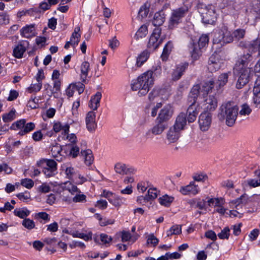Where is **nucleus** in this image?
<instances>
[{
    "label": "nucleus",
    "mask_w": 260,
    "mask_h": 260,
    "mask_svg": "<svg viewBox=\"0 0 260 260\" xmlns=\"http://www.w3.org/2000/svg\"><path fill=\"white\" fill-rule=\"evenodd\" d=\"M225 201L222 198H212L207 199V204L209 207H214L216 209L220 205H223Z\"/></svg>",
    "instance_id": "nucleus-34"
},
{
    "label": "nucleus",
    "mask_w": 260,
    "mask_h": 260,
    "mask_svg": "<svg viewBox=\"0 0 260 260\" xmlns=\"http://www.w3.org/2000/svg\"><path fill=\"white\" fill-rule=\"evenodd\" d=\"M234 73L236 79V87L241 89L245 86L252 79V70L251 68L235 67Z\"/></svg>",
    "instance_id": "nucleus-6"
},
{
    "label": "nucleus",
    "mask_w": 260,
    "mask_h": 260,
    "mask_svg": "<svg viewBox=\"0 0 260 260\" xmlns=\"http://www.w3.org/2000/svg\"><path fill=\"white\" fill-rule=\"evenodd\" d=\"M180 131L172 126L170 128L167 134V139L170 143H174L179 138Z\"/></svg>",
    "instance_id": "nucleus-31"
},
{
    "label": "nucleus",
    "mask_w": 260,
    "mask_h": 260,
    "mask_svg": "<svg viewBox=\"0 0 260 260\" xmlns=\"http://www.w3.org/2000/svg\"><path fill=\"white\" fill-rule=\"evenodd\" d=\"M246 11L249 16L253 17L255 23L260 21V1L254 0L250 3Z\"/></svg>",
    "instance_id": "nucleus-13"
},
{
    "label": "nucleus",
    "mask_w": 260,
    "mask_h": 260,
    "mask_svg": "<svg viewBox=\"0 0 260 260\" xmlns=\"http://www.w3.org/2000/svg\"><path fill=\"white\" fill-rule=\"evenodd\" d=\"M214 81H206L200 85H194L189 94V98L196 102L204 112L213 111L217 107L218 102L214 95H207L214 87Z\"/></svg>",
    "instance_id": "nucleus-1"
},
{
    "label": "nucleus",
    "mask_w": 260,
    "mask_h": 260,
    "mask_svg": "<svg viewBox=\"0 0 260 260\" xmlns=\"http://www.w3.org/2000/svg\"><path fill=\"white\" fill-rule=\"evenodd\" d=\"M114 167L115 171L120 174H128L134 172V169L127 168L125 164H116Z\"/></svg>",
    "instance_id": "nucleus-35"
},
{
    "label": "nucleus",
    "mask_w": 260,
    "mask_h": 260,
    "mask_svg": "<svg viewBox=\"0 0 260 260\" xmlns=\"http://www.w3.org/2000/svg\"><path fill=\"white\" fill-rule=\"evenodd\" d=\"M209 38L208 35L203 34L199 39L198 44L192 43L190 47L192 58L196 60L201 55L202 50L208 45Z\"/></svg>",
    "instance_id": "nucleus-8"
},
{
    "label": "nucleus",
    "mask_w": 260,
    "mask_h": 260,
    "mask_svg": "<svg viewBox=\"0 0 260 260\" xmlns=\"http://www.w3.org/2000/svg\"><path fill=\"white\" fill-rule=\"evenodd\" d=\"M245 34V30L243 29H237L232 34L229 31L226 25L222 24L216 29L212 33L213 44H219L221 46L225 44L229 43L234 40H240L244 37Z\"/></svg>",
    "instance_id": "nucleus-2"
},
{
    "label": "nucleus",
    "mask_w": 260,
    "mask_h": 260,
    "mask_svg": "<svg viewBox=\"0 0 260 260\" xmlns=\"http://www.w3.org/2000/svg\"><path fill=\"white\" fill-rule=\"evenodd\" d=\"M173 47V43L171 41H169L165 46L161 54V58L163 60H165L168 58V56L172 51Z\"/></svg>",
    "instance_id": "nucleus-47"
},
{
    "label": "nucleus",
    "mask_w": 260,
    "mask_h": 260,
    "mask_svg": "<svg viewBox=\"0 0 260 260\" xmlns=\"http://www.w3.org/2000/svg\"><path fill=\"white\" fill-rule=\"evenodd\" d=\"M80 27H76L72 33L70 40L67 42L64 45V48L68 49L70 46L75 47L78 44L81 38V34L79 33Z\"/></svg>",
    "instance_id": "nucleus-20"
},
{
    "label": "nucleus",
    "mask_w": 260,
    "mask_h": 260,
    "mask_svg": "<svg viewBox=\"0 0 260 260\" xmlns=\"http://www.w3.org/2000/svg\"><path fill=\"white\" fill-rule=\"evenodd\" d=\"M200 128L202 131H208L211 124L212 116L210 112H204L201 114L198 120Z\"/></svg>",
    "instance_id": "nucleus-15"
},
{
    "label": "nucleus",
    "mask_w": 260,
    "mask_h": 260,
    "mask_svg": "<svg viewBox=\"0 0 260 260\" xmlns=\"http://www.w3.org/2000/svg\"><path fill=\"white\" fill-rule=\"evenodd\" d=\"M61 169L62 172L64 173L66 175L67 177L72 181L76 176H77V172L71 167H67L65 164H63L61 167Z\"/></svg>",
    "instance_id": "nucleus-37"
},
{
    "label": "nucleus",
    "mask_w": 260,
    "mask_h": 260,
    "mask_svg": "<svg viewBox=\"0 0 260 260\" xmlns=\"http://www.w3.org/2000/svg\"><path fill=\"white\" fill-rule=\"evenodd\" d=\"M125 199L122 197H120L114 194L111 199H109V202L116 207H119L124 204Z\"/></svg>",
    "instance_id": "nucleus-43"
},
{
    "label": "nucleus",
    "mask_w": 260,
    "mask_h": 260,
    "mask_svg": "<svg viewBox=\"0 0 260 260\" xmlns=\"http://www.w3.org/2000/svg\"><path fill=\"white\" fill-rule=\"evenodd\" d=\"M252 111L250 106L247 104H244L241 105L239 111L240 116H245L249 115Z\"/></svg>",
    "instance_id": "nucleus-56"
},
{
    "label": "nucleus",
    "mask_w": 260,
    "mask_h": 260,
    "mask_svg": "<svg viewBox=\"0 0 260 260\" xmlns=\"http://www.w3.org/2000/svg\"><path fill=\"white\" fill-rule=\"evenodd\" d=\"M189 8L190 6L188 5H183L178 8L173 10L169 19V28L173 29L176 27L187 13Z\"/></svg>",
    "instance_id": "nucleus-7"
},
{
    "label": "nucleus",
    "mask_w": 260,
    "mask_h": 260,
    "mask_svg": "<svg viewBox=\"0 0 260 260\" xmlns=\"http://www.w3.org/2000/svg\"><path fill=\"white\" fill-rule=\"evenodd\" d=\"M22 225L26 229L30 230L33 229L35 226V222L29 218H25L22 222Z\"/></svg>",
    "instance_id": "nucleus-59"
},
{
    "label": "nucleus",
    "mask_w": 260,
    "mask_h": 260,
    "mask_svg": "<svg viewBox=\"0 0 260 260\" xmlns=\"http://www.w3.org/2000/svg\"><path fill=\"white\" fill-rule=\"evenodd\" d=\"M225 61L222 53L215 52L209 58L208 69L211 72H216L225 64Z\"/></svg>",
    "instance_id": "nucleus-9"
},
{
    "label": "nucleus",
    "mask_w": 260,
    "mask_h": 260,
    "mask_svg": "<svg viewBox=\"0 0 260 260\" xmlns=\"http://www.w3.org/2000/svg\"><path fill=\"white\" fill-rule=\"evenodd\" d=\"M188 99L191 104L189 106L187 110V119L189 122H192L196 120L197 116L201 109L192 99H189L188 98Z\"/></svg>",
    "instance_id": "nucleus-18"
},
{
    "label": "nucleus",
    "mask_w": 260,
    "mask_h": 260,
    "mask_svg": "<svg viewBox=\"0 0 260 260\" xmlns=\"http://www.w3.org/2000/svg\"><path fill=\"white\" fill-rule=\"evenodd\" d=\"M158 242V239L153 234H150L147 237V244L149 246H155Z\"/></svg>",
    "instance_id": "nucleus-58"
},
{
    "label": "nucleus",
    "mask_w": 260,
    "mask_h": 260,
    "mask_svg": "<svg viewBox=\"0 0 260 260\" xmlns=\"http://www.w3.org/2000/svg\"><path fill=\"white\" fill-rule=\"evenodd\" d=\"M35 128V124L33 122L26 123L24 119H21L14 122L10 128L15 131H19L18 134L23 136L32 131Z\"/></svg>",
    "instance_id": "nucleus-10"
},
{
    "label": "nucleus",
    "mask_w": 260,
    "mask_h": 260,
    "mask_svg": "<svg viewBox=\"0 0 260 260\" xmlns=\"http://www.w3.org/2000/svg\"><path fill=\"white\" fill-rule=\"evenodd\" d=\"M159 193V191L156 188L153 186H150L148 188L146 196L147 200H152L156 198Z\"/></svg>",
    "instance_id": "nucleus-45"
},
{
    "label": "nucleus",
    "mask_w": 260,
    "mask_h": 260,
    "mask_svg": "<svg viewBox=\"0 0 260 260\" xmlns=\"http://www.w3.org/2000/svg\"><path fill=\"white\" fill-rule=\"evenodd\" d=\"M101 98L102 93L100 92H97L92 95L88 103L89 108L93 111L97 110L100 106Z\"/></svg>",
    "instance_id": "nucleus-29"
},
{
    "label": "nucleus",
    "mask_w": 260,
    "mask_h": 260,
    "mask_svg": "<svg viewBox=\"0 0 260 260\" xmlns=\"http://www.w3.org/2000/svg\"><path fill=\"white\" fill-rule=\"evenodd\" d=\"M150 6V3L148 2H146L143 5L139 11V16L142 18L146 17L149 13Z\"/></svg>",
    "instance_id": "nucleus-52"
},
{
    "label": "nucleus",
    "mask_w": 260,
    "mask_h": 260,
    "mask_svg": "<svg viewBox=\"0 0 260 260\" xmlns=\"http://www.w3.org/2000/svg\"><path fill=\"white\" fill-rule=\"evenodd\" d=\"M44 167L43 172L47 177H50L54 175L56 171L57 164H45Z\"/></svg>",
    "instance_id": "nucleus-39"
},
{
    "label": "nucleus",
    "mask_w": 260,
    "mask_h": 260,
    "mask_svg": "<svg viewBox=\"0 0 260 260\" xmlns=\"http://www.w3.org/2000/svg\"><path fill=\"white\" fill-rule=\"evenodd\" d=\"M253 61L252 55L249 53L241 56L237 61L235 67L248 68V66Z\"/></svg>",
    "instance_id": "nucleus-25"
},
{
    "label": "nucleus",
    "mask_w": 260,
    "mask_h": 260,
    "mask_svg": "<svg viewBox=\"0 0 260 260\" xmlns=\"http://www.w3.org/2000/svg\"><path fill=\"white\" fill-rule=\"evenodd\" d=\"M21 184L27 189H30L34 186V182L30 179L25 178L21 180Z\"/></svg>",
    "instance_id": "nucleus-60"
},
{
    "label": "nucleus",
    "mask_w": 260,
    "mask_h": 260,
    "mask_svg": "<svg viewBox=\"0 0 260 260\" xmlns=\"http://www.w3.org/2000/svg\"><path fill=\"white\" fill-rule=\"evenodd\" d=\"M186 123V115L184 113H181L177 117L176 122L173 126L181 132L184 129Z\"/></svg>",
    "instance_id": "nucleus-33"
},
{
    "label": "nucleus",
    "mask_w": 260,
    "mask_h": 260,
    "mask_svg": "<svg viewBox=\"0 0 260 260\" xmlns=\"http://www.w3.org/2000/svg\"><path fill=\"white\" fill-rule=\"evenodd\" d=\"M29 46L28 41L21 40L14 46L13 49V55L15 58H21L24 53L27 50Z\"/></svg>",
    "instance_id": "nucleus-14"
},
{
    "label": "nucleus",
    "mask_w": 260,
    "mask_h": 260,
    "mask_svg": "<svg viewBox=\"0 0 260 260\" xmlns=\"http://www.w3.org/2000/svg\"><path fill=\"white\" fill-rule=\"evenodd\" d=\"M197 8L202 17V21L205 24H213L217 17V13L214 6L209 5L206 6L203 4L199 3Z\"/></svg>",
    "instance_id": "nucleus-5"
},
{
    "label": "nucleus",
    "mask_w": 260,
    "mask_h": 260,
    "mask_svg": "<svg viewBox=\"0 0 260 260\" xmlns=\"http://www.w3.org/2000/svg\"><path fill=\"white\" fill-rule=\"evenodd\" d=\"M252 103L256 107H260V80L255 81L253 88Z\"/></svg>",
    "instance_id": "nucleus-26"
},
{
    "label": "nucleus",
    "mask_w": 260,
    "mask_h": 260,
    "mask_svg": "<svg viewBox=\"0 0 260 260\" xmlns=\"http://www.w3.org/2000/svg\"><path fill=\"white\" fill-rule=\"evenodd\" d=\"M64 127L65 124L62 125L60 122L56 121L53 122V129L56 133L59 132L60 131H62L61 133H64Z\"/></svg>",
    "instance_id": "nucleus-61"
},
{
    "label": "nucleus",
    "mask_w": 260,
    "mask_h": 260,
    "mask_svg": "<svg viewBox=\"0 0 260 260\" xmlns=\"http://www.w3.org/2000/svg\"><path fill=\"white\" fill-rule=\"evenodd\" d=\"M179 191L184 196H195L200 192V188L194 181H191L188 184L181 186Z\"/></svg>",
    "instance_id": "nucleus-16"
},
{
    "label": "nucleus",
    "mask_w": 260,
    "mask_h": 260,
    "mask_svg": "<svg viewBox=\"0 0 260 260\" xmlns=\"http://www.w3.org/2000/svg\"><path fill=\"white\" fill-rule=\"evenodd\" d=\"M151 184L148 181H141L138 183L137 189L139 192L144 193L147 189L149 188Z\"/></svg>",
    "instance_id": "nucleus-57"
},
{
    "label": "nucleus",
    "mask_w": 260,
    "mask_h": 260,
    "mask_svg": "<svg viewBox=\"0 0 260 260\" xmlns=\"http://www.w3.org/2000/svg\"><path fill=\"white\" fill-rule=\"evenodd\" d=\"M230 4L226 8L228 10V14L231 15H235L237 14L239 8L237 3L235 2L231 1Z\"/></svg>",
    "instance_id": "nucleus-54"
},
{
    "label": "nucleus",
    "mask_w": 260,
    "mask_h": 260,
    "mask_svg": "<svg viewBox=\"0 0 260 260\" xmlns=\"http://www.w3.org/2000/svg\"><path fill=\"white\" fill-rule=\"evenodd\" d=\"M70 234L73 237L81 238L85 241H88L92 239V233L91 232H88L87 234H84L79 231H73L71 232Z\"/></svg>",
    "instance_id": "nucleus-40"
},
{
    "label": "nucleus",
    "mask_w": 260,
    "mask_h": 260,
    "mask_svg": "<svg viewBox=\"0 0 260 260\" xmlns=\"http://www.w3.org/2000/svg\"><path fill=\"white\" fill-rule=\"evenodd\" d=\"M174 200V198L173 197L168 194H165L158 199L160 204L166 207L169 206Z\"/></svg>",
    "instance_id": "nucleus-46"
},
{
    "label": "nucleus",
    "mask_w": 260,
    "mask_h": 260,
    "mask_svg": "<svg viewBox=\"0 0 260 260\" xmlns=\"http://www.w3.org/2000/svg\"><path fill=\"white\" fill-rule=\"evenodd\" d=\"M61 151V149L59 145L53 146L51 147V153L55 159H43L40 160V162H56V161H62V156L60 155Z\"/></svg>",
    "instance_id": "nucleus-21"
},
{
    "label": "nucleus",
    "mask_w": 260,
    "mask_h": 260,
    "mask_svg": "<svg viewBox=\"0 0 260 260\" xmlns=\"http://www.w3.org/2000/svg\"><path fill=\"white\" fill-rule=\"evenodd\" d=\"M247 47L251 52L257 51L260 55V38L250 42L248 44Z\"/></svg>",
    "instance_id": "nucleus-41"
},
{
    "label": "nucleus",
    "mask_w": 260,
    "mask_h": 260,
    "mask_svg": "<svg viewBox=\"0 0 260 260\" xmlns=\"http://www.w3.org/2000/svg\"><path fill=\"white\" fill-rule=\"evenodd\" d=\"M81 153L85 161H89V162H91L94 160V157L92 152L91 150L86 149L82 150Z\"/></svg>",
    "instance_id": "nucleus-51"
},
{
    "label": "nucleus",
    "mask_w": 260,
    "mask_h": 260,
    "mask_svg": "<svg viewBox=\"0 0 260 260\" xmlns=\"http://www.w3.org/2000/svg\"><path fill=\"white\" fill-rule=\"evenodd\" d=\"M238 108L236 106H232L228 103L221 107V112L219 114L220 120H225L226 124L230 126L234 125L238 115Z\"/></svg>",
    "instance_id": "nucleus-4"
},
{
    "label": "nucleus",
    "mask_w": 260,
    "mask_h": 260,
    "mask_svg": "<svg viewBox=\"0 0 260 260\" xmlns=\"http://www.w3.org/2000/svg\"><path fill=\"white\" fill-rule=\"evenodd\" d=\"M251 202L250 198L246 194H243L240 198L230 202L231 208H236L240 210L243 206Z\"/></svg>",
    "instance_id": "nucleus-19"
},
{
    "label": "nucleus",
    "mask_w": 260,
    "mask_h": 260,
    "mask_svg": "<svg viewBox=\"0 0 260 260\" xmlns=\"http://www.w3.org/2000/svg\"><path fill=\"white\" fill-rule=\"evenodd\" d=\"M96 113L93 111L88 112L85 117V123L87 130L92 133L95 131L97 123L95 121Z\"/></svg>",
    "instance_id": "nucleus-17"
},
{
    "label": "nucleus",
    "mask_w": 260,
    "mask_h": 260,
    "mask_svg": "<svg viewBox=\"0 0 260 260\" xmlns=\"http://www.w3.org/2000/svg\"><path fill=\"white\" fill-rule=\"evenodd\" d=\"M166 128L165 125L162 124H157L150 128L145 134L147 138H152L153 135H159L161 134Z\"/></svg>",
    "instance_id": "nucleus-27"
},
{
    "label": "nucleus",
    "mask_w": 260,
    "mask_h": 260,
    "mask_svg": "<svg viewBox=\"0 0 260 260\" xmlns=\"http://www.w3.org/2000/svg\"><path fill=\"white\" fill-rule=\"evenodd\" d=\"M69 125L68 124H66L64 133H61L60 137L62 140H67L72 143H75L77 142V137L74 134H69Z\"/></svg>",
    "instance_id": "nucleus-32"
},
{
    "label": "nucleus",
    "mask_w": 260,
    "mask_h": 260,
    "mask_svg": "<svg viewBox=\"0 0 260 260\" xmlns=\"http://www.w3.org/2000/svg\"><path fill=\"white\" fill-rule=\"evenodd\" d=\"M173 110L170 105H167L162 109L159 113L158 118L160 121L169 119L172 116Z\"/></svg>",
    "instance_id": "nucleus-28"
},
{
    "label": "nucleus",
    "mask_w": 260,
    "mask_h": 260,
    "mask_svg": "<svg viewBox=\"0 0 260 260\" xmlns=\"http://www.w3.org/2000/svg\"><path fill=\"white\" fill-rule=\"evenodd\" d=\"M21 36L25 38H30L36 36L35 24L26 25L20 30Z\"/></svg>",
    "instance_id": "nucleus-24"
},
{
    "label": "nucleus",
    "mask_w": 260,
    "mask_h": 260,
    "mask_svg": "<svg viewBox=\"0 0 260 260\" xmlns=\"http://www.w3.org/2000/svg\"><path fill=\"white\" fill-rule=\"evenodd\" d=\"M151 73V77H154V79L156 78L160 77L162 74L161 67L159 63H157L155 66H153L152 68L147 71Z\"/></svg>",
    "instance_id": "nucleus-42"
},
{
    "label": "nucleus",
    "mask_w": 260,
    "mask_h": 260,
    "mask_svg": "<svg viewBox=\"0 0 260 260\" xmlns=\"http://www.w3.org/2000/svg\"><path fill=\"white\" fill-rule=\"evenodd\" d=\"M89 69V63L87 61L82 62L80 66V78L82 82H85L86 78L88 75Z\"/></svg>",
    "instance_id": "nucleus-36"
},
{
    "label": "nucleus",
    "mask_w": 260,
    "mask_h": 260,
    "mask_svg": "<svg viewBox=\"0 0 260 260\" xmlns=\"http://www.w3.org/2000/svg\"><path fill=\"white\" fill-rule=\"evenodd\" d=\"M161 30L159 28H155L150 36L147 47L150 50H155L161 43L162 39L160 37Z\"/></svg>",
    "instance_id": "nucleus-12"
},
{
    "label": "nucleus",
    "mask_w": 260,
    "mask_h": 260,
    "mask_svg": "<svg viewBox=\"0 0 260 260\" xmlns=\"http://www.w3.org/2000/svg\"><path fill=\"white\" fill-rule=\"evenodd\" d=\"M170 94V91L167 89L154 88L149 93L148 99L152 102L164 101L169 98Z\"/></svg>",
    "instance_id": "nucleus-11"
},
{
    "label": "nucleus",
    "mask_w": 260,
    "mask_h": 260,
    "mask_svg": "<svg viewBox=\"0 0 260 260\" xmlns=\"http://www.w3.org/2000/svg\"><path fill=\"white\" fill-rule=\"evenodd\" d=\"M14 214L20 218H24L30 214V211L26 208H16L13 211Z\"/></svg>",
    "instance_id": "nucleus-44"
},
{
    "label": "nucleus",
    "mask_w": 260,
    "mask_h": 260,
    "mask_svg": "<svg viewBox=\"0 0 260 260\" xmlns=\"http://www.w3.org/2000/svg\"><path fill=\"white\" fill-rule=\"evenodd\" d=\"M45 76L44 71L40 69L38 70V72L34 76V79H35L37 82L42 83V81L45 79Z\"/></svg>",
    "instance_id": "nucleus-62"
},
{
    "label": "nucleus",
    "mask_w": 260,
    "mask_h": 260,
    "mask_svg": "<svg viewBox=\"0 0 260 260\" xmlns=\"http://www.w3.org/2000/svg\"><path fill=\"white\" fill-rule=\"evenodd\" d=\"M231 75V72L223 73L220 74L216 80L215 87L217 90L223 87L228 81L229 76Z\"/></svg>",
    "instance_id": "nucleus-30"
},
{
    "label": "nucleus",
    "mask_w": 260,
    "mask_h": 260,
    "mask_svg": "<svg viewBox=\"0 0 260 260\" xmlns=\"http://www.w3.org/2000/svg\"><path fill=\"white\" fill-rule=\"evenodd\" d=\"M188 66V63H184L178 64L173 70L172 72V79L174 81L179 80L182 76Z\"/></svg>",
    "instance_id": "nucleus-23"
},
{
    "label": "nucleus",
    "mask_w": 260,
    "mask_h": 260,
    "mask_svg": "<svg viewBox=\"0 0 260 260\" xmlns=\"http://www.w3.org/2000/svg\"><path fill=\"white\" fill-rule=\"evenodd\" d=\"M16 118V110L12 109L8 113H5L2 116V119L5 122H9L15 119Z\"/></svg>",
    "instance_id": "nucleus-49"
},
{
    "label": "nucleus",
    "mask_w": 260,
    "mask_h": 260,
    "mask_svg": "<svg viewBox=\"0 0 260 260\" xmlns=\"http://www.w3.org/2000/svg\"><path fill=\"white\" fill-rule=\"evenodd\" d=\"M60 185L63 190H68L72 194L80 192V191L78 187L76 185L73 184L70 181H67L63 183H61Z\"/></svg>",
    "instance_id": "nucleus-38"
},
{
    "label": "nucleus",
    "mask_w": 260,
    "mask_h": 260,
    "mask_svg": "<svg viewBox=\"0 0 260 260\" xmlns=\"http://www.w3.org/2000/svg\"><path fill=\"white\" fill-rule=\"evenodd\" d=\"M147 32V26L146 25H142L136 32L135 37L136 39L144 38L146 36Z\"/></svg>",
    "instance_id": "nucleus-53"
},
{
    "label": "nucleus",
    "mask_w": 260,
    "mask_h": 260,
    "mask_svg": "<svg viewBox=\"0 0 260 260\" xmlns=\"http://www.w3.org/2000/svg\"><path fill=\"white\" fill-rule=\"evenodd\" d=\"M100 237L102 243L105 245H109L112 240V238L111 236H109L106 234H101Z\"/></svg>",
    "instance_id": "nucleus-64"
},
{
    "label": "nucleus",
    "mask_w": 260,
    "mask_h": 260,
    "mask_svg": "<svg viewBox=\"0 0 260 260\" xmlns=\"http://www.w3.org/2000/svg\"><path fill=\"white\" fill-rule=\"evenodd\" d=\"M154 82V77H151V73L146 71L133 81L131 88L134 91L139 90L138 94L139 96H144L153 86Z\"/></svg>",
    "instance_id": "nucleus-3"
},
{
    "label": "nucleus",
    "mask_w": 260,
    "mask_h": 260,
    "mask_svg": "<svg viewBox=\"0 0 260 260\" xmlns=\"http://www.w3.org/2000/svg\"><path fill=\"white\" fill-rule=\"evenodd\" d=\"M150 52L147 50H144L138 55L136 57V63L134 66L132 67L133 70H136L140 68L150 56Z\"/></svg>",
    "instance_id": "nucleus-22"
},
{
    "label": "nucleus",
    "mask_w": 260,
    "mask_h": 260,
    "mask_svg": "<svg viewBox=\"0 0 260 260\" xmlns=\"http://www.w3.org/2000/svg\"><path fill=\"white\" fill-rule=\"evenodd\" d=\"M42 87V83L37 82L36 83H32L29 87L26 89V92L29 93H37L40 91Z\"/></svg>",
    "instance_id": "nucleus-50"
},
{
    "label": "nucleus",
    "mask_w": 260,
    "mask_h": 260,
    "mask_svg": "<svg viewBox=\"0 0 260 260\" xmlns=\"http://www.w3.org/2000/svg\"><path fill=\"white\" fill-rule=\"evenodd\" d=\"M252 73L257 77L255 81L260 80V58L256 61Z\"/></svg>",
    "instance_id": "nucleus-63"
},
{
    "label": "nucleus",
    "mask_w": 260,
    "mask_h": 260,
    "mask_svg": "<svg viewBox=\"0 0 260 260\" xmlns=\"http://www.w3.org/2000/svg\"><path fill=\"white\" fill-rule=\"evenodd\" d=\"M181 226L180 225L175 224L167 231L166 234L168 237H170L172 235H179L181 233Z\"/></svg>",
    "instance_id": "nucleus-48"
},
{
    "label": "nucleus",
    "mask_w": 260,
    "mask_h": 260,
    "mask_svg": "<svg viewBox=\"0 0 260 260\" xmlns=\"http://www.w3.org/2000/svg\"><path fill=\"white\" fill-rule=\"evenodd\" d=\"M165 21V17L160 13L155 14L152 23L155 26H159L163 24Z\"/></svg>",
    "instance_id": "nucleus-55"
}]
</instances>
